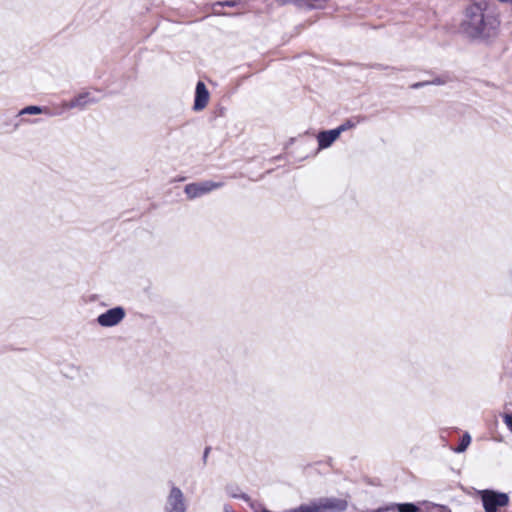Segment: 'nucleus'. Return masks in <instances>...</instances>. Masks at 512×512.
Masks as SVG:
<instances>
[{
	"label": "nucleus",
	"instance_id": "obj_12",
	"mask_svg": "<svg viewBox=\"0 0 512 512\" xmlns=\"http://www.w3.org/2000/svg\"><path fill=\"white\" fill-rule=\"evenodd\" d=\"M470 442H471V437H470V435H469L468 433H465V434L462 436V438H461V440H460L459 445L455 448V450H454V451H455L456 453H462V452H464V451L467 449V447L469 446Z\"/></svg>",
	"mask_w": 512,
	"mask_h": 512
},
{
	"label": "nucleus",
	"instance_id": "obj_8",
	"mask_svg": "<svg viewBox=\"0 0 512 512\" xmlns=\"http://www.w3.org/2000/svg\"><path fill=\"white\" fill-rule=\"evenodd\" d=\"M339 130L331 129L324 130L318 133L317 140L319 149H326L330 147L340 136Z\"/></svg>",
	"mask_w": 512,
	"mask_h": 512
},
{
	"label": "nucleus",
	"instance_id": "obj_6",
	"mask_svg": "<svg viewBox=\"0 0 512 512\" xmlns=\"http://www.w3.org/2000/svg\"><path fill=\"white\" fill-rule=\"evenodd\" d=\"M96 103V99L91 96L89 92H82L75 97H73L70 101L63 103V108L70 109H85L88 105Z\"/></svg>",
	"mask_w": 512,
	"mask_h": 512
},
{
	"label": "nucleus",
	"instance_id": "obj_5",
	"mask_svg": "<svg viewBox=\"0 0 512 512\" xmlns=\"http://www.w3.org/2000/svg\"><path fill=\"white\" fill-rule=\"evenodd\" d=\"M222 182L202 181L197 183H190L185 186V193L189 199L201 197L215 189L221 188Z\"/></svg>",
	"mask_w": 512,
	"mask_h": 512
},
{
	"label": "nucleus",
	"instance_id": "obj_13",
	"mask_svg": "<svg viewBox=\"0 0 512 512\" xmlns=\"http://www.w3.org/2000/svg\"><path fill=\"white\" fill-rule=\"evenodd\" d=\"M358 121H354L352 119H348L345 122H343L341 125H339L336 130H339L338 133L341 135V133L354 128L357 125Z\"/></svg>",
	"mask_w": 512,
	"mask_h": 512
},
{
	"label": "nucleus",
	"instance_id": "obj_1",
	"mask_svg": "<svg viewBox=\"0 0 512 512\" xmlns=\"http://www.w3.org/2000/svg\"><path fill=\"white\" fill-rule=\"evenodd\" d=\"M488 3L484 0L469 4L464 13L460 28L463 34L471 39L489 38L496 33L498 19L487 13Z\"/></svg>",
	"mask_w": 512,
	"mask_h": 512
},
{
	"label": "nucleus",
	"instance_id": "obj_11",
	"mask_svg": "<svg viewBox=\"0 0 512 512\" xmlns=\"http://www.w3.org/2000/svg\"><path fill=\"white\" fill-rule=\"evenodd\" d=\"M47 110L48 109L45 107L31 105V106H27V107L21 109L19 111L18 115H26V114L37 115V114L47 113Z\"/></svg>",
	"mask_w": 512,
	"mask_h": 512
},
{
	"label": "nucleus",
	"instance_id": "obj_15",
	"mask_svg": "<svg viewBox=\"0 0 512 512\" xmlns=\"http://www.w3.org/2000/svg\"><path fill=\"white\" fill-rule=\"evenodd\" d=\"M449 81L448 77H436L430 82V85H444Z\"/></svg>",
	"mask_w": 512,
	"mask_h": 512
},
{
	"label": "nucleus",
	"instance_id": "obj_20",
	"mask_svg": "<svg viewBox=\"0 0 512 512\" xmlns=\"http://www.w3.org/2000/svg\"><path fill=\"white\" fill-rule=\"evenodd\" d=\"M279 4L285 5V4H291V0H276Z\"/></svg>",
	"mask_w": 512,
	"mask_h": 512
},
{
	"label": "nucleus",
	"instance_id": "obj_21",
	"mask_svg": "<svg viewBox=\"0 0 512 512\" xmlns=\"http://www.w3.org/2000/svg\"><path fill=\"white\" fill-rule=\"evenodd\" d=\"M209 451H210V448H209V447H207V448L205 449V451H204V455H203V460H204V462H206V459H207V456H208Z\"/></svg>",
	"mask_w": 512,
	"mask_h": 512
},
{
	"label": "nucleus",
	"instance_id": "obj_10",
	"mask_svg": "<svg viewBox=\"0 0 512 512\" xmlns=\"http://www.w3.org/2000/svg\"><path fill=\"white\" fill-rule=\"evenodd\" d=\"M322 508V505L312 502L310 504H301L296 508L288 509L284 512H321Z\"/></svg>",
	"mask_w": 512,
	"mask_h": 512
},
{
	"label": "nucleus",
	"instance_id": "obj_16",
	"mask_svg": "<svg viewBox=\"0 0 512 512\" xmlns=\"http://www.w3.org/2000/svg\"><path fill=\"white\" fill-rule=\"evenodd\" d=\"M239 3V0H226L222 2H218L217 5L227 6V7H235Z\"/></svg>",
	"mask_w": 512,
	"mask_h": 512
},
{
	"label": "nucleus",
	"instance_id": "obj_18",
	"mask_svg": "<svg viewBox=\"0 0 512 512\" xmlns=\"http://www.w3.org/2000/svg\"><path fill=\"white\" fill-rule=\"evenodd\" d=\"M428 85H430L429 81H422V82H417V83L412 84L411 88L412 89H419V88H422V87H425V86H428Z\"/></svg>",
	"mask_w": 512,
	"mask_h": 512
},
{
	"label": "nucleus",
	"instance_id": "obj_23",
	"mask_svg": "<svg viewBox=\"0 0 512 512\" xmlns=\"http://www.w3.org/2000/svg\"><path fill=\"white\" fill-rule=\"evenodd\" d=\"M373 512H379V511H373Z\"/></svg>",
	"mask_w": 512,
	"mask_h": 512
},
{
	"label": "nucleus",
	"instance_id": "obj_17",
	"mask_svg": "<svg viewBox=\"0 0 512 512\" xmlns=\"http://www.w3.org/2000/svg\"><path fill=\"white\" fill-rule=\"evenodd\" d=\"M504 423L507 425L509 430L512 432V413L504 415Z\"/></svg>",
	"mask_w": 512,
	"mask_h": 512
},
{
	"label": "nucleus",
	"instance_id": "obj_2",
	"mask_svg": "<svg viewBox=\"0 0 512 512\" xmlns=\"http://www.w3.org/2000/svg\"><path fill=\"white\" fill-rule=\"evenodd\" d=\"M188 504L183 491L174 483H170V489L165 499L164 512H187Z\"/></svg>",
	"mask_w": 512,
	"mask_h": 512
},
{
	"label": "nucleus",
	"instance_id": "obj_19",
	"mask_svg": "<svg viewBox=\"0 0 512 512\" xmlns=\"http://www.w3.org/2000/svg\"><path fill=\"white\" fill-rule=\"evenodd\" d=\"M223 512H235L231 506L229 505H224L223 507Z\"/></svg>",
	"mask_w": 512,
	"mask_h": 512
},
{
	"label": "nucleus",
	"instance_id": "obj_9",
	"mask_svg": "<svg viewBox=\"0 0 512 512\" xmlns=\"http://www.w3.org/2000/svg\"><path fill=\"white\" fill-rule=\"evenodd\" d=\"M325 2L326 0H291V4H294L299 8H305L308 10L321 8L323 7L321 3Z\"/></svg>",
	"mask_w": 512,
	"mask_h": 512
},
{
	"label": "nucleus",
	"instance_id": "obj_3",
	"mask_svg": "<svg viewBox=\"0 0 512 512\" xmlns=\"http://www.w3.org/2000/svg\"><path fill=\"white\" fill-rule=\"evenodd\" d=\"M480 498L485 512H497L498 508L509 504V496L506 493L495 490L486 489L480 491Z\"/></svg>",
	"mask_w": 512,
	"mask_h": 512
},
{
	"label": "nucleus",
	"instance_id": "obj_14",
	"mask_svg": "<svg viewBox=\"0 0 512 512\" xmlns=\"http://www.w3.org/2000/svg\"><path fill=\"white\" fill-rule=\"evenodd\" d=\"M418 507L413 503L398 504V512H417Z\"/></svg>",
	"mask_w": 512,
	"mask_h": 512
},
{
	"label": "nucleus",
	"instance_id": "obj_22",
	"mask_svg": "<svg viewBox=\"0 0 512 512\" xmlns=\"http://www.w3.org/2000/svg\"><path fill=\"white\" fill-rule=\"evenodd\" d=\"M233 497H237L236 495H234ZM239 498L243 499V500H248V496L245 495V494H242L240 496H238Z\"/></svg>",
	"mask_w": 512,
	"mask_h": 512
},
{
	"label": "nucleus",
	"instance_id": "obj_4",
	"mask_svg": "<svg viewBox=\"0 0 512 512\" xmlns=\"http://www.w3.org/2000/svg\"><path fill=\"white\" fill-rule=\"evenodd\" d=\"M125 317L126 310L122 306H116L98 315L96 321L101 327L110 328L121 323Z\"/></svg>",
	"mask_w": 512,
	"mask_h": 512
},
{
	"label": "nucleus",
	"instance_id": "obj_7",
	"mask_svg": "<svg viewBox=\"0 0 512 512\" xmlns=\"http://www.w3.org/2000/svg\"><path fill=\"white\" fill-rule=\"evenodd\" d=\"M209 96L210 94L206 85L202 81L197 82L193 109L195 111L203 110L207 106Z\"/></svg>",
	"mask_w": 512,
	"mask_h": 512
}]
</instances>
